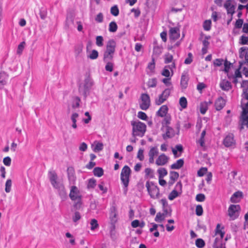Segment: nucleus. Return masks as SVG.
<instances>
[{
	"label": "nucleus",
	"mask_w": 248,
	"mask_h": 248,
	"mask_svg": "<svg viewBox=\"0 0 248 248\" xmlns=\"http://www.w3.org/2000/svg\"><path fill=\"white\" fill-rule=\"evenodd\" d=\"M220 87L223 90L229 91L231 88V83L224 80L220 82Z\"/></svg>",
	"instance_id": "a878e982"
},
{
	"label": "nucleus",
	"mask_w": 248,
	"mask_h": 248,
	"mask_svg": "<svg viewBox=\"0 0 248 248\" xmlns=\"http://www.w3.org/2000/svg\"><path fill=\"white\" fill-rule=\"evenodd\" d=\"M178 192L176 190V189H173L170 193L169 194L168 196V198L170 200H173L175 198H176L179 195Z\"/></svg>",
	"instance_id": "58836bf2"
},
{
	"label": "nucleus",
	"mask_w": 248,
	"mask_h": 248,
	"mask_svg": "<svg viewBox=\"0 0 248 248\" xmlns=\"http://www.w3.org/2000/svg\"><path fill=\"white\" fill-rule=\"evenodd\" d=\"M141 102L140 103V108L142 110H147L150 106V98L147 93H142L140 96Z\"/></svg>",
	"instance_id": "6e6552de"
},
{
	"label": "nucleus",
	"mask_w": 248,
	"mask_h": 248,
	"mask_svg": "<svg viewBox=\"0 0 248 248\" xmlns=\"http://www.w3.org/2000/svg\"><path fill=\"white\" fill-rule=\"evenodd\" d=\"M213 248H226L225 243H223L220 239L217 237L213 245Z\"/></svg>",
	"instance_id": "393cba45"
},
{
	"label": "nucleus",
	"mask_w": 248,
	"mask_h": 248,
	"mask_svg": "<svg viewBox=\"0 0 248 248\" xmlns=\"http://www.w3.org/2000/svg\"><path fill=\"white\" fill-rule=\"evenodd\" d=\"M117 29L118 26L115 21H112L109 23L108 30L110 32H114L116 31Z\"/></svg>",
	"instance_id": "72a5a7b5"
},
{
	"label": "nucleus",
	"mask_w": 248,
	"mask_h": 248,
	"mask_svg": "<svg viewBox=\"0 0 248 248\" xmlns=\"http://www.w3.org/2000/svg\"><path fill=\"white\" fill-rule=\"evenodd\" d=\"M195 244L199 248H202L205 246L204 241L201 238H198L196 240Z\"/></svg>",
	"instance_id": "49530a36"
},
{
	"label": "nucleus",
	"mask_w": 248,
	"mask_h": 248,
	"mask_svg": "<svg viewBox=\"0 0 248 248\" xmlns=\"http://www.w3.org/2000/svg\"><path fill=\"white\" fill-rule=\"evenodd\" d=\"M78 90L79 93L82 94L84 96L85 99H86V97L89 95L91 89L88 87H86L84 85H80L79 87Z\"/></svg>",
	"instance_id": "4be33fe9"
},
{
	"label": "nucleus",
	"mask_w": 248,
	"mask_h": 248,
	"mask_svg": "<svg viewBox=\"0 0 248 248\" xmlns=\"http://www.w3.org/2000/svg\"><path fill=\"white\" fill-rule=\"evenodd\" d=\"M148 192L152 198H158L159 195V190L158 187L154 185L153 182L147 181L146 183Z\"/></svg>",
	"instance_id": "423d86ee"
},
{
	"label": "nucleus",
	"mask_w": 248,
	"mask_h": 248,
	"mask_svg": "<svg viewBox=\"0 0 248 248\" xmlns=\"http://www.w3.org/2000/svg\"><path fill=\"white\" fill-rule=\"evenodd\" d=\"M192 62V54L191 53L188 54V57L185 60V63L186 64H190Z\"/></svg>",
	"instance_id": "69168bd1"
},
{
	"label": "nucleus",
	"mask_w": 248,
	"mask_h": 248,
	"mask_svg": "<svg viewBox=\"0 0 248 248\" xmlns=\"http://www.w3.org/2000/svg\"><path fill=\"white\" fill-rule=\"evenodd\" d=\"M67 171L69 181L70 183L74 184L76 177L74 168L73 167H69L67 169Z\"/></svg>",
	"instance_id": "a211bd4d"
},
{
	"label": "nucleus",
	"mask_w": 248,
	"mask_h": 248,
	"mask_svg": "<svg viewBox=\"0 0 248 248\" xmlns=\"http://www.w3.org/2000/svg\"><path fill=\"white\" fill-rule=\"evenodd\" d=\"M241 208L239 205L231 204L228 210V216L232 220L238 217Z\"/></svg>",
	"instance_id": "0eeeda50"
},
{
	"label": "nucleus",
	"mask_w": 248,
	"mask_h": 248,
	"mask_svg": "<svg viewBox=\"0 0 248 248\" xmlns=\"http://www.w3.org/2000/svg\"><path fill=\"white\" fill-rule=\"evenodd\" d=\"M205 196L203 194H198L196 195V200L198 202H203L205 200Z\"/></svg>",
	"instance_id": "680f3d73"
},
{
	"label": "nucleus",
	"mask_w": 248,
	"mask_h": 248,
	"mask_svg": "<svg viewBox=\"0 0 248 248\" xmlns=\"http://www.w3.org/2000/svg\"><path fill=\"white\" fill-rule=\"evenodd\" d=\"M12 186V180L11 179H8L5 183V190L6 193H9L11 190Z\"/></svg>",
	"instance_id": "37998d69"
},
{
	"label": "nucleus",
	"mask_w": 248,
	"mask_h": 248,
	"mask_svg": "<svg viewBox=\"0 0 248 248\" xmlns=\"http://www.w3.org/2000/svg\"><path fill=\"white\" fill-rule=\"evenodd\" d=\"M48 177L53 187L59 191L60 195L65 197L66 196L65 190L62 183L59 181L58 177L56 172L54 170L49 171L48 172Z\"/></svg>",
	"instance_id": "f03ea898"
},
{
	"label": "nucleus",
	"mask_w": 248,
	"mask_h": 248,
	"mask_svg": "<svg viewBox=\"0 0 248 248\" xmlns=\"http://www.w3.org/2000/svg\"><path fill=\"white\" fill-rule=\"evenodd\" d=\"M243 63H244L243 62H239V68L235 70L234 75H229L228 74V78L230 79H231L232 78H241L242 77V75L240 71V70L241 68V67H242V65L243 64Z\"/></svg>",
	"instance_id": "b1692460"
},
{
	"label": "nucleus",
	"mask_w": 248,
	"mask_h": 248,
	"mask_svg": "<svg viewBox=\"0 0 248 248\" xmlns=\"http://www.w3.org/2000/svg\"><path fill=\"white\" fill-rule=\"evenodd\" d=\"M117 214L116 208L115 207L113 206L110 208V219L111 221V224L114 226V224L117 221Z\"/></svg>",
	"instance_id": "aec40b11"
},
{
	"label": "nucleus",
	"mask_w": 248,
	"mask_h": 248,
	"mask_svg": "<svg viewBox=\"0 0 248 248\" xmlns=\"http://www.w3.org/2000/svg\"><path fill=\"white\" fill-rule=\"evenodd\" d=\"M167 98L161 93L159 95L158 98H156L155 100V104L157 105H160L162 104L165 101L167 100Z\"/></svg>",
	"instance_id": "f704fd0d"
},
{
	"label": "nucleus",
	"mask_w": 248,
	"mask_h": 248,
	"mask_svg": "<svg viewBox=\"0 0 248 248\" xmlns=\"http://www.w3.org/2000/svg\"><path fill=\"white\" fill-rule=\"evenodd\" d=\"M69 197L72 201L75 202L73 207L76 210L80 209L82 205V195L79 190L76 186H71Z\"/></svg>",
	"instance_id": "f257e3e1"
},
{
	"label": "nucleus",
	"mask_w": 248,
	"mask_h": 248,
	"mask_svg": "<svg viewBox=\"0 0 248 248\" xmlns=\"http://www.w3.org/2000/svg\"><path fill=\"white\" fill-rule=\"evenodd\" d=\"M188 80V76L186 74H183L181 79V85L183 89H186L187 85Z\"/></svg>",
	"instance_id": "c85d7f7f"
},
{
	"label": "nucleus",
	"mask_w": 248,
	"mask_h": 248,
	"mask_svg": "<svg viewBox=\"0 0 248 248\" xmlns=\"http://www.w3.org/2000/svg\"><path fill=\"white\" fill-rule=\"evenodd\" d=\"M234 1L233 0H227L224 4V7L226 9L227 14H231L233 16L235 13V5L232 2Z\"/></svg>",
	"instance_id": "9b49d317"
},
{
	"label": "nucleus",
	"mask_w": 248,
	"mask_h": 248,
	"mask_svg": "<svg viewBox=\"0 0 248 248\" xmlns=\"http://www.w3.org/2000/svg\"><path fill=\"white\" fill-rule=\"evenodd\" d=\"M110 13L115 16H118L119 14V10L117 5H114L111 8Z\"/></svg>",
	"instance_id": "a18cd8bd"
},
{
	"label": "nucleus",
	"mask_w": 248,
	"mask_h": 248,
	"mask_svg": "<svg viewBox=\"0 0 248 248\" xmlns=\"http://www.w3.org/2000/svg\"><path fill=\"white\" fill-rule=\"evenodd\" d=\"M103 148V143H100V142H98L96 144V145H95V147H94V148L93 149V151L94 152H99V151L102 150Z\"/></svg>",
	"instance_id": "13d9d810"
},
{
	"label": "nucleus",
	"mask_w": 248,
	"mask_h": 248,
	"mask_svg": "<svg viewBox=\"0 0 248 248\" xmlns=\"http://www.w3.org/2000/svg\"><path fill=\"white\" fill-rule=\"evenodd\" d=\"M203 214V209L201 205H198L196 207V214L198 216H201Z\"/></svg>",
	"instance_id": "5fc2aeb1"
},
{
	"label": "nucleus",
	"mask_w": 248,
	"mask_h": 248,
	"mask_svg": "<svg viewBox=\"0 0 248 248\" xmlns=\"http://www.w3.org/2000/svg\"><path fill=\"white\" fill-rule=\"evenodd\" d=\"M78 113H76V112L74 113L71 117V119L73 123L72 127L74 129H76L77 127V125L76 122H77V119L78 118Z\"/></svg>",
	"instance_id": "2f4dec72"
},
{
	"label": "nucleus",
	"mask_w": 248,
	"mask_h": 248,
	"mask_svg": "<svg viewBox=\"0 0 248 248\" xmlns=\"http://www.w3.org/2000/svg\"><path fill=\"white\" fill-rule=\"evenodd\" d=\"M98 57V52L97 50L93 49V50L90 55L88 56V58L91 60L96 59Z\"/></svg>",
	"instance_id": "c9c22d12"
},
{
	"label": "nucleus",
	"mask_w": 248,
	"mask_h": 248,
	"mask_svg": "<svg viewBox=\"0 0 248 248\" xmlns=\"http://www.w3.org/2000/svg\"><path fill=\"white\" fill-rule=\"evenodd\" d=\"M224 145L227 147L233 146L235 142L234 140V136L232 134H229L224 139L223 141Z\"/></svg>",
	"instance_id": "f8f14e48"
},
{
	"label": "nucleus",
	"mask_w": 248,
	"mask_h": 248,
	"mask_svg": "<svg viewBox=\"0 0 248 248\" xmlns=\"http://www.w3.org/2000/svg\"><path fill=\"white\" fill-rule=\"evenodd\" d=\"M208 108V103L204 102H202L200 104V112L202 114H204L206 112Z\"/></svg>",
	"instance_id": "473e14b6"
},
{
	"label": "nucleus",
	"mask_w": 248,
	"mask_h": 248,
	"mask_svg": "<svg viewBox=\"0 0 248 248\" xmlns=\"http://www.w3.org/2000/svg\"><path fill=\"white\" fill-rule=\"evenodd\" d=\"M116 46V43L114 40L110 39L107 42L103 57L105 62L110 61L113 59Z\"/></svg>",
	"instance_id": "7ed1b4c3"
},
{
	"label": "nucleus",
	"mask_w": 248,
	"mask_h": 248,
	"mask_svg": "<svg viewBox=\"0 0 248 248\" xmlns=\"http://www.w3.org/2000/svg\"><path fill=\"white\" fill-rule=\"evenodd\" d=\"M179 174L177 172L171 171L170 172V179L176 181L179 177Z\"/></svg>",
	"instance_id": "864d4df0"
},
{
	"label": "nucleus",
	"mask_w": 248,
	"mask_h": 248,
	"mask_svg": "<svg viewBox=\"0 0 248 248\" xmlns=\"http://www.w3.org/2000/svg\"><path fill=\"white\" fill-rule=\"evenodd\" d=\"M138 117L143 120H145L147 118V116L146 113L142 111H139L138 112Z\"/></svg>",
	"instance_id": "338daca9"
},
{
	"label": "nucleus",
	"mask_w": 248,
	"mask_h": 248,
	"mask_svg": "<svg viewBox=\"0 0 248 248\" xmlns=\"http://www.w3.org/2000/svg\"><path fill=\"white\" fill-rule=\"evenodd\" d=\"M179 104L182 108H186L187 107V102L185 97H182L180 98Z\"/></svg>",
	"instance_id": "e433bc0d"
},
{
	"label": "nucleus",
	"mask_w": 248,
	"mask_h": 248,
	"mask_svg": "<svg viewBox=\"0 0 248 248\" xmlns=\"http://www.w3.org/2000/svg\"><path fill=\"white\" fill-rule=\"evenodd\" d=\"M226 104V100L222 97H219L215 103V108L217 110L222 109Z\"/></svg>",
	"instance_id": "dca6fc26"
},
{
	"label": "nucleus",
	"mask_w": 248,
	"mask_h": 248,
	"mask_svg": "<svg viewBox=\"0 0 248 248\" xmlns=\"http://www.w3.org/2000/svg\"><path fill=\"white\" fill-rule=\"evenodd\" d=\"M8 75L5 72H0V88H2L7 83Z\"/></svg>",
	"instance_id": "412c9836"
},
{
	"label": "nucleus",
	"mask_w": 248,
	"mask_h": 248,
	"mask_svg": "<svg viewBox=\"0 0 248 248\" xmlns=\"http://www.w3.org/2000/svg\"><path fill=\"white\" fill-rule=\"evenodd\" d=\"M144 150L142 149H140L138 151L137 154V158L140 160L142 161L144 158Z\"/></svg>",
	"instance_id": "4d7b16f0"
},
{
	"label": "nucleus",
	"mask_w": 248,
	"mask_h": 248,
	"mask_svg": "<svg viewBox=\"0 0 248 248\" xmlns=\"http://www.w3.org/2000/svg\"><path fill=\"white\" fill-rule=\"evenodd\" d=\"M175 67V63L174 62L170 65H166L161 72L162 75L167 78L172 76L173 74V69Z\"/></svg>",
	"instance_id": "1a4fd4ad"
},
{
	"label": "nucleus",
	"mask_w": 248,
	"mask_h": 248,
	"mask_svg": "<svg viewBox=\"0 0 248 248\" xmlns=\"http://www.w3.org/2000/svg\"><path fill=\"white\" fill-rule=\"evenodd\" d=\"M184 164V161L183 159H180L178 160L176 162L172 164L170 166L171 169H180Z\"/></svg>",
	"instance_id": "bb28decb"
},
{
	"label": "nucleus",
	"mask_w": 248,
	"mask_h": 248,
	"mask_svg": "<svg viewBox=\"0 0 248 248\" xmlns=\"http://www.w3.org/2000/svg\"><path fill=\"white\" fill-rule=\"evenodd\" d=\"M107 62V64L105 66V69L107 71L112 72L113 71V64L112 63L110 62L109 61L106 62Z\"/></svg>",
	"instance_id": "6e6d98bb"
},
{
	"label": "nucleus",
	"mask_w": 248,
	"mask_h": 248,
	"mask_svg": "<svg viewBox=\"0 0 248 248\" xmlns=\"http://www.w3.org/2000/svg\"><path fill=\"white\" fill-rule=\"evenodd\" d=\"M211 21L210 20H205L203 23V28L205 31H209L211 29Z\"/></svg>",
	"instance_id": "3c124183"
},
{
	"label": "nucleus",
	"mask_w": 248,
	"mask_h": 248,
	"mask_svg": "<svg viewBox=\"0 0 248 248\" xmlns=\"http://www.w3.org/2000/svg\"><path fill=\"white\" fill-rule=\"evenodd\" d=\"M96 185V180L94 179H90L89 180L88 183L87 184V188H93Z\"/></svg>",
	"instance_id": "09e8293b"
},
{
	"label": "nucleus",
	"mask_w": 248,
	"mask_h": 248,
	"mask_svg": "<svg viewBox=\"0 0 248 248\" xmlns=\"http://www.w3.org/2000/svg\"><path fill=\"white\" fill-rule=\"evenodd\" d=\"M159 174V178H162L163 177L167 175L168 172L166 169L160 168L157 170Z\"/></svg>",
	"instance_id": "4c0bfd02"
},
{
	"label": "nucleus",
	"mask_w": 248,
	"mask_h": 248,
	"mask_svg": "<svg viewBox=\"0 0 248 248\" xmlns=\"http://www.w3.org/2000/svg\"><path fill=\"white\" fill-rule=\"evenodd\" d=\"M74 19L75 16L73 13H70L67 14L65 24V27L67 29H72L75 27Z\"/></svg>",
	"instance_id": "9d476101"
},
{
	"label": "nucleus",
	"mask_w": 248,
	"mask_h": 248,
	"mask_svg": "<svg viewBox=\"0 0 248 248\" xmlns=\"http://www.w3.org/2000/svg\"><path fill=\"white\" fill-rule=\"evenodd\" d=\"M103 15L102 13H99L96 16L95 20L98 23H101L103 21Z\"/></svg>",
	"instance_id": "e2e57ef3"
},
{
	"label": "nucleus",
	"mask_w": 248,
	"mask_h": 248,
	"mask_svg": "<svg viewBox=\"0 0 248 248\" xmlns=\"http://www.w3.org/2000/svg\"><path fill=\"white\" fill-rule=\"evenodd\" d=\"M104 38L102 36H97L96 37V45L99 47L103 46Z\"/></svg>",
	"instance_id": "79ce46f5"
},
{
	"label": "nucleus",
	"mask_w": 248,
	"mask_h": 248,
	"mask_svg": "<svg viewBox=\"0 0 248 248\" xmlns=\"http://www.w3.org/2000/svg\"><path fill=\"white\" fill-rule=\"evenodd\" d=\"M131 125L133 137H142L144 136L146 130V125L145 124L140 121H132Z\"/></svg>",
	"instance_id": "20e7f679"
},
{
	"label": "nucleus",
	"mask_w": 248,
	"mask_h": 248,
	"mask_svg": "<svg viewBox=\"0 0 248 248\" xmlns=\"http://www.w3.org/2000/svg\"><path fill=\"white\" fill-rule=\"evenodd\" d=\"M243 24V20L242 19H238L236 21L235 24V28L240 29L242 27Z\"/></svg>",
	"instance_id": "0e129e2a"
},
{
	"label": "nucleus",
	"mask_w": 248,
	"mask_h": 248,
	"mask_svg": "<svg viewBox=\"0 0 248 248\" xmlns=\"http://www.w3.org/2000/svg\"><path fill=\"white\" fill-rule=\"evenodd\" d=\"M90 224L91 225V230H94L98 227L97 221L95 219H92L91 221Z\"/></svg>",
	"instance_id": "8fccbe9b"
},
{
	"label": "nucleus",
	"mask_w": 248,
	"mask_h": 248,
	"mask_svg": "<svg viewBox=\"0 0 248 248\" xmlns=\"http://www.w3.org/2000/svg\"><path fill=\"white\" fill-rule=\"evenodd\" d=\"M80 102V99L78 97H75L73 99V103L72 104V107L73 108H77L79 107V103Z\"/></svg>",
	"instance_id": "de8ad7c7"
},
{
	"label": "nucleus",
	"mask_w": 248,
	"mask_h": 248,
	"mask_svg": "<svg viewBox=\"0 0 248 248\" xmlns=\"http://www.w3.org/2000/svg\"><path fill=\"white\" fill-rule=\"evenodd\" d=\"M170 39L175 40L180 37L179 29L178 28H171L169 31Z\"/></svg>",
	"instance_id": "4468645a"
},
{
	"label": "nucleus",
	"mask_w": 248,
	"mask_h": 248,
	"mask_svg": "<svg viewBox=\"0 0 248 248\" xmlns=\"http://www.w3.org/2000/svg\"><path fill=\"white\" fill-rule=\"evenodd\" d=\"M173 56L169 53L165 54L164 55V62L165 63H169L170 62L172 63L173 62H175L173 60Z\"/></svg>",
	"instance_id": "7c9ffc66"
},
{
	"label": "nucleus",
	"mask_w": 248,
	"mask_h": 248,
	"mask_svg": "<svg viewBox=\"0 0 248 248\" xmlns=\"http://www.w3.org/2000/svg\"><path fill=\"white\" fill-rule=\"evenodd\" d=\"M206 134V131L204 130L202 131L201 135V138L199 140V143L202 147H203L204 145V137Z\"/></svg>",
	"instance_id": "c03bdc74"
},
{
	"label": "nucleus",
	"mask_w": 248,
	"mask_h": 248,
	"mask_svg": "<svg viewBox=\"0 0 248 248\" xmlns=\"http://www.w3.org/2000/svg\"><path fill=\"white\" fill-rule=\"evenodd\" d=\"M243 197V193L242 192L238 191L235 192L233 194L232 196L230 201L232 203H237L239 202L240 199Z\"/></svg>",
	"instance_id": "6ab92c4d"
},
{
	"label": "nucleus",
	"mask_w": 248,
	"mask_h": 248,
	"mask_svg": "<svg viewBox=\"0 0 248 248\" xmlns=\"http://www.w3.org/2000/svg\"><path fill=\"white\" fill-rule=\"evenodd\" d=\"M158 154V151L156 147H152L148 153L149 156V161L150 163L154 162V156L157 155Z\"/></svg>",
	"instance_id": "f3484780"
},
{
	"label": "nucleus",
	"mask_w": 248,
	"mask_h": 248,
	"mask_svg": "<svg viewBox=\"0 0 248 248\" xmlns=\"http://www.w3.org/2000/svg\"><path fill=\"white\" fill-rule=\"evenodd\" d=\"M243 91L246 92L248 91V80H243L241 83Z\"/></svg>",
	"instance_id": "bf43d9fd"
},
{
	"label": "nucleus",
	"mask_w": 248,
	"mask_h": 248,
	"mask_svg": "<svg viewBox=\"0 0 248 248\" xmlns=\"http://www.w3.org/2000/svg\"><path fill=\"white\" fill-rule=\"evenodd\" d=\"M164 214L161 213L160 212L157 213L155 217V221L158 222H161L165 219Z\"/></svg>",
	"instance_id": "ea45409f"
},
{
	"label": "nucleus",
	"mask_w": 248,
	"mask_h": 248,
	"mask_svg": "<svg viewBox=\"0 0 248 248\" xmlns=\"http://www.w3.org/2000/svg\"><path fill=\"white\" fill-rule=\"evenodd\" d=\"M131 170L128 166H124L123 168L121 173V180L124 186V194L125 195L127 191V186L129 182V177Z\"/></svg>",
	"instance_id": "39448f33"
},
{
	"label": "nucleus",
	"mask_w": 248,
	"mask_h": 248,
	"mask_svg": "<svg viewBox=\"0 0 248 248\" xmlns=\"http://www.w3.org/2000/svg\"><path fill=\"white\" fill-rule=\"evenodd\" d=\"M3 162L7 166H10L11 164V159L10 157L7 156L3 158Z\"/></svg>",
	"instance_id": "774afa93"
},
{
	"label": "nucleus",
	"mask_w": 248,
	"mask_h": 248,
	"mask_svg": "<svg viewBox=\"0 0 248 248\" xmlns=\"http://www.w3.org/2000/svg\"><path fill=\"white\" fill-rule=\"evenodd\" d=\"M240 44L241 45H246L248 43V37L242 35L240 39Z\"/></svg>",
	"instance_id": "052dcab7"
},
{
	"label": "nucleus",
	"mask_w": 248,
	"mask_h": 248,
	"mask_svg": "<svg viewBox=\"0 0 248 248\" xmlns=\"http://www.w3.org/2000/svg\"><path fill=\"white\" fill-rule=\"evenodd\" d=\"M168 111V108L166 105L162 106L157 111L156 115L158 116L163 117L166 116Z\"/></svg>",
	"instance_id": "5701e85b"
},
{
	"label": "nucleus",
	"mask_w": 248,
	"mask_h": 248,
	"mask_svg": "<svg viewBox=\"0 0 248 248\" xmlns=\"http://www.w3.org/2000/svg\"><path fill=\"white\" fill-rule=\"evenodd\" d=\"M81 217L80 213L78 211H75L72 216V220L74 222L76 223L80 219Z\"/></svg>",
	"instance_id": "a19ab883"
},
{
	"label": "nucleus",
	"mask_w": 248,
	"mask_h": 248,
	"mask_svg": "<svg viewBox=\"0 0 248 248\" xmlns=\"http://www.w3.org/2000/svg\"><path fill=\"white\" fill-rule=\"evenodd\" d=\"M93 174L97 177H101L103 175L104 171L102 168L95 167L93 170Z\"/></svg>",
	"instance_id": "c756f323"
},
{
	"label": "nucleus",
	"mask_w": 248,
	"mask_h": 248,
	"mask_svg": "<svg viewBox=\"0 0 248 248\" xmlns=\"http://www.w3.org/2000/svg\"><path fill=\"white\" fill-rule=\"evenodd\" d=\"M240 130H241L244 128V126L248 127V115L246 114L245 110L242 111L240 120Z\"/></svg>",
	"instance_id": "ddd939ff"
},
{
	"label": "nucleus",
	"mask_w": 248,
	"mask_h": 248,
	"mask_svg": "<svg viewBox=\"0 0 248 248\" xmlns=\"http://www.w3.org/2000/svg\"><path fill=\"white\" fill-rule=\"evenodd\" d=\"M169 160V157L165 154H162L158 156L156 160L155 164L157 166L165 165Z\"/></svg>",
	"instance_id": "2eb2a0df"
},
{
	"label": "nucleus",
	"mask_w": 248,
	"mask_h": 248,
	"mask_svg": "<svg viewBox=\"0 0 248 248\" xmlns=\"http://www.w3.org/2000/svg\"><path fill=\"white\" fill-rule=\"evenodd\" d=\"M87 87H88L89 89H91L93 85V81L92 78L90 76H88L86 77L84 81V84Z\"/></svg>",
	"instance_id": "cd10ccee"
},
{
	"label": "nucleus",
	"mask_w": 248,
	"mask_h": 248,
	"mask_svg": "<svg viewBox=\"0 0 248 248\" xmlns=\"http://www.w3.org/2000/svg\"><path fill=\"white\" fill-rule=\"evenodd\" d=\"M25 45V42H22L18 46L17 50L16 51L17 54L20 55L22 53V51L24 48Z\"/></svg>",
	"instance_id": "603ef678"
}]
</instances>
